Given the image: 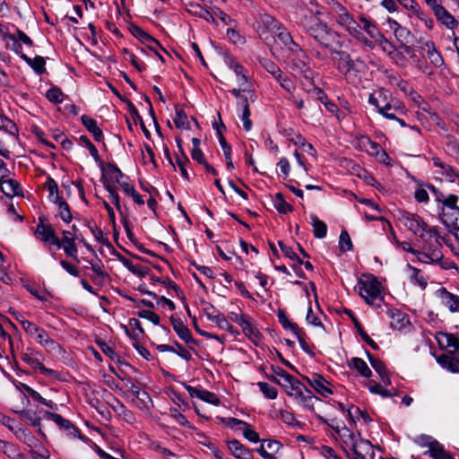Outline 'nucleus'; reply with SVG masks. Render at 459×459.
<instances>
[{
	"label": "nucleus",
	"mask_w": 459,
	"mask_h": 459,
	"mask_svg": "<svg viewBox=\"0 0 459 459\" xmlns=\"http://www.w3.org/2000/svg\"><path fill=\"white\" fill-rule=\"evenodd\" d=\"M367 70L368 66L363 60L359 58L351 59L342 74L349 83L356 84L360 82L362 74Z\"/></svg>",
	"instance_id": "6e6552de"
},
{
	"label": "nucleus",
	"mask_w": 459,
	"mask_h": 459,
	"mask_svg": "<svg viewBox=\"0 0 459 459\" xmlns=\"http://www.w3.org/2000/svg\"><path fill=\"white\" fill-rule=\"evenodd\" d=\"M339 247L341 251L346 252L352 249V242L349 233L346 230L341 232L339 238Z\"/></svg>",
	"instance_id": "13d9d810"
},
{
	"label": "nucleus",
	"mask_w": 459,
	"mask_h": 459,
	"mask_svg": "<svg viewBox=\"0 0 459 459\" xmlns=\"http://www.w3.org/2000/svg\"><path fill=\"white\" fill-rule=\"evenodd\" d=\"M302 378L322 396L327 397L329 394H333L331 388L327 386L329 383L323 376L313 373L311 376H302Z\"/></svg>",
	"instance_id": "9b49d317"
},
{
	"label": "nucleus",
	"mask_w": 459,
	"mask_h": 459,
	"mask_svg": "<svg viewBox=\"0 0 459 459\" xmlns=\"http://www.w3.org/2000/svg\"><path fill=\"white\" fill-rule=\"evenodd\" d=\"M332 54V60L336 66V69L343 74L344 71H346L347 66L351 60L352 59L351 55L345 51L338 50V48H335V51L331 52Z\"/></svg>",
	"instance_id": "6ab92c4d"
},
{
	"label": "nucleus",
	"mask_w": 459,
	"mask_h": 459,
	"mask_svg": "<svg viewBox=\"0 0 459 459\" xmlns=\"http://www.w3.org/2000/svg\"><path fill=\"white\" fill-rule=\"evenodd\" d=\"M170 322L173 325V329L186 344H195V340L192 337L190 330L185 325V324L176 319L173 316H170Z\"/></svg>",
	"instance_id": "dca6fc26"
},
{
	"label": "nucleus",
	"mask_w": 459,
	"mask_h": 459,
	"mask_svg": "<svg viewBox=\"0 0 459 459\" xmlns=\"http://www.w3.org/2000/svg\"><path fill=\"white\" fill-rule=\"evenodd\" d=\"M222 129L223 130L226 129V127H225L223 123H221L220 126L216 125V130H217V134H218V137H219V142H220V144H221V148L223 150L224 156H225V158L226 157H230L231 156V147L227 143L225 137L223 136Z\"/></svg>",
	"instance_id": "09e8293b"
},
{
	"label": "nucleus",
	"mask_w": 459,
	"mask_h": 459,
	"mask_svg": "<svg viewBox=\"0 0 459 459\" xmlns=\"http://www.w3.org/2000/svg\"><path fill=\"white\" fill-rule=\"evenodd\" d=\"M348 416L352 421L359 420V416L365 422L371 420L367 411H362L359 407L353 405L348 409Z\"/></svg>",
	"instance_id": "5fc2aeb1"
},
{
	"label": "nucleus",
	"mask_w": 459,
	"mask_h": 459,
	"mask_svg": "<svg viewBox=\"0 0 459 459\" xmlns=\"http://www.w3.org/2000/svg\"><path fill=\"white\" fill-rule=\"evenodd\" d=\"M56 204L58 205V215L62 221L66 223L71 222L73 220V214L71 212L69 204L62 198L59 199V201H57Z\"/></svg>",
	"instance_id": "c03bdc74"
},
{
	"label": "nucleus",
	"mask_w": 459,
	"mask_h": 459,
	"mask_svg": "<svg viewBox=\"0 0 459 459\" xmlns=\"http://www.w3.org/2000/svg\"><path fill=\"white\" fill-rule=\"evenodd\" d=\"M81 120L86 129L92 134L95 141L101 142L103 140V133L98 126L96 120L87 115H82Z\"/></svg>",
	"instance_id": "5701e85b"
},
{
	"label": "nucleus",
	"mask_w": 459,
	"mask_h": 459,
	"mask_svg": "<svg viewBox=\"0 0 459 459\" xmlns=\"http://www.w3.org/2000/svg\"><path fill=\"white\" fill-rule=\"evenodd\" d=\"M371 450V443L368 440H365L359 437L356 447L351 450L353 459H366V455Z\"/></svg>",
	"instance_id": "393cba45"
},
{
	"label": "nucleus",
	"mask_w": 459,
	"mask_h": 459,
	"mask_svg": "<svg viewBox=\"0 0 459 459\" xmlns=\"http://www.w3.org/2000/svg\"><path fill=\"white\" fill-rule=\"evenodd\" d=\"M22 359L34 369H39L40 373L50 376L54 371L47 368L38 359L31 357L28 353H22Z\"/></svg>",
	"instance_id": "bb28decb"
},
{
	"label": "nucleus",
	"mask_w": 459,
	"mask_h": 459,
	"mask_svg": "<svg viewBox=\"0 0 459 459\" xmlns=\"http://www.w3.org/2000/svg\"><path fill=\"white\" fill-rule=\"evenodd\" d=\"M206 13L212 18V22H215L216 19L221 21L225 25L235 24L236 21L231 19L230 15H228L225 12L221 10L220 8H215L212 12H206Z\"/></svg>",
	"instance_id": "79ce46f5"
},
{
	"label": "nucleus",
	"mask_w": 459,
	"mask_h": 459,
	"mask_svg": "<svg viewBox=\"0 0 459 459\" xmlns=\"http://www.w3.org/2000/svg\"><path fill=\"white\" fill-rule=\"evenodd\" d=\"M63 92L60 88L58 87H52L50 88L47 93L46 98L53 103H61L63 101Z\"/></svg>",
	"instance_id": "4d7b16f0"
},
{
	"label": "nucleus",
	"mask_w": 459,
	"mask_h": 459,
	"mask_svg": "<svg viewBox=\"0 0 459 459\" xmlns=\"http://www.w3.org/2000/svg\"><path fill=\"white\" fill-rule=\"evenodd\" d=\"M457 202L458 196L453 194L447 196L444 195L443 200L440 201V203L447 208V211L442 213V221L445 225L446 224V219L449 215L453 219L456 218L458 220L459 215H457V212H459V207L456 205Z\"/></svg>",
	"instance_id": "ddd939ff"
},
{
	"label": "nucleus",
	"mask_w": 459,
	"mask_h": 459,
	"mask_svg": "<svg viewBox=\"0 0 459 459\" xmlns=\"http://www.w3.org/2000/svg\"><path fill=\"white\" fill-rule=\"evenodd\" d=\"M390 29L394 30L395 38L400 43V48L404 50L405 53L411 52V45L414 44L415 38L413 34L405 27L401 26L396 21L388 19Z\"/></svg>",
	"instance_id": "423d86ee"
},
{
	"label": "nucleus",
	"mask_w": 459,
	"mask_h": 459,
	"mask_svg": "<svg viewBox=\"0 0 459 459\" xmlns=\"http://www.w3.org/2000/svg\"><path fill=\"white\" fill-rule=\"evenodd\" d=\"M21 58L23 59L35 71L37 74L40 75L46 72V61L44 57L37 56L34 58H30L27 55L22 54Z\"/></svg>",
	"instance_id": "b1692460"
},
{
	"label": "nucleus",
	"mask_w": 459,
	"mask_h": 459,
	"mask_svg": "<svg viewBox=\"0 0 459 459\" xmlns=\"http://www.w3.org/2000/svg\"><path fill=\"white\" fill-rule=\"evenodd\" d=\"M102 183L104 185V187L106 190L109 193V197L111 202L115 204L116 208L120 211V204H119V195L117 192V187L114 186L108 178H106L105 174L103 173V177L101 178Z\"/></svg>",
	"instance_id": "72a5a7b5"
},
{
	"label": "nucleus",
	"mask_w": 459,
	"mask_h": 459,
	"mask_svg": "<svg viewBox=\"0 0 459 459\" xmlns=\"http://www.w3.org/2000/svg\"><path fill=\"white\" fill-rule=\"evenodd\" d=\"M399 221L405 228L412 231L413 234L420 238H424L426 237V233L430 229L428 224L420 218V216L407 212L401 214Z\"/></svg>",
	"instance_id": "39448f33"
},
{
	"label": "nucleus",
	"mask_w": 459,
	"mask_h": 459,
	"mask_svg": "<svg viewBox=\"0 0 459 459\" xmlns=\"http://www.w3.org/2000/svg\"><path fill=\"white\" fill-rule=\"evenodd\" d=\"M304 387L303 384L298 378L293 377L289 385V388H290L292 392L287 391V393L289 395L295 396V398H297L298 396H301V394L303 393L302 388Z\"/></svg>",
	"instance_id": "bf43d9fd"
},
{
	"label": "nucleus",
	"mask_w": 459,
	"mask_h": 459,
	"mask_svg": "<svg viewBox=\"0 0 459 459\" xmlns=\"http://www.w3.org/2000/svg\"><path fill=\"white\" fill-rule=\"evenodd\" d=\"M174 123L177 128H189V122L186 112L183 108L176 107V117L174 118Z\"/></svg>",
	"instance_id": "8fccbe9b"
},
{
	"label": "nucleus",
	"mask_w": 459,
	"mask_h": 459,
	"mask_svg": "<svg viewBox=\"0 0 459 459\" xmlns=\"http://www.w3.org/2000/svg\"><path fill=\"white\" fill-rule=\"evenodd\" d=\"M336 22L339 25L343 27L345 30L355 39L363 43L365 46L372 48L374 47L371 40H369L363 32L361 31V27L359 24L353 19L351 14L347 10L338 17H336Z\"/></svg>",
	"instance_id": "7ed1b4c3"
},
{
	"label": "nucleus",
	"mask_w": 459,
	"mask_h": 459,
	"mask_svg": "<svg viewBox=\"0 0 459 459\" xmlns=\"http://www.w3.org/2000/svg\"><path fill=\"white\" fill-rule=\"evenodd\" d=\"M445 452L446 450L444 446L437 440L435 442H432L431 446L424 454L429 455V456H431L434 459L438 455H444Z\"/></svg>",
	"instance_id": "774afa93"
},
{
	"label": "nucleus",
	"mask_w": 459,
	"mask_h": 459,
	"mask_svg": "<svg viewBox=\"0 0 459 459\" xmlns=\"http://www.w3.org/2000/svg\"><path fill=\"white\" fill-rule=\"evenodd\" d=\"M0 191L3 192L6 196L12 197L13 195H19L21 192L19 183L14 179H4V185L0 187Z\"/></svg>",
	"instance_id": "7c9ffc66"
},
{
	"label": "nucleus",
	"mask_w": 459,
	"mask_h": 459,
	"mask_svg": "<svg viewBox=\"0 0 459 459\" xmlns=\"http://www.w3.org/2000/svg\"><path fill=\"white\" fill-rule=\"evenodd\" d=\"M305 393L301 394V396H298L296 399L299 400V403L307 409L313 411L314 410V402L318 401L319 399L313 394V393L304 387Z\"/></svg>",
	"instance_id": "ea45409f"
},
{
	"label": "nucleus",
	"mask_w": 459,
	"mask_h": 459,
	"mask_svg": "<svg viewBox=\"0 0 459 459\" xmlns=\"http://www.w3.org/2000/svg\"><path fill=\"white\" fill-rule=\"evenodd\" d=\"M228 447L238 459H253L252 452L237 439L229 441Z\"/></svg>",
	"instance_id": "a211bd4d"
},
{
	"label": "nucleus",
	"mask_w": 459,
	"mask_h": 459,
	"mask_svg": "<svg viewBox=\"0 0 459 459\" xmlns=\"http://www.w3.org/2000/svg\"><path fill=\"white\" fill-rule=\"evenodd\" d=\"M121 262L123 264L134 274L138 275L140 277H144L147 273L148 269L143 268V266L139 264H134L130 260L126 258H121Z\"/></svg>",
	"instance_id": "603ef678"
},
{
	"label": "nucleus",
	"mask_w": 459,
	"mask_h": 459,
	"mask_svg": "<svg viewBox=\"0 0 459 459\" xmlns=\"http://www.w3.org/2000/svg\"><path fill=\"white\" fill-rule=\"evenodd\" d=\"M351 368L356 369L362 377H369L372 375L371 369L367 363L360 358L354 357L349 362Z\"/></svg>",
	"instance_id": "c85d7f7f"
},
{
	"label": "nucleus",
	"mask_w": 459,
	"mask_h": 459,
	"mask_svg": "<svg viewBox=\"0 0 459 459\" xmlns=\"http://www.w3.org/2000/svg\"><path fill=\"white\" fill-rule=\"evenodd\" d=\"M316 418L323 423L327 424L329 427H331L335 431V433H337L340 436L345 447L349 448L351 451L356 447L359 437H357V436L353 432H351L348 428H346L344 425L342 428H340L337 425H334V420H332L331 422H329L326 419L323 418L320 415H316Z\"/></svg>",
	"instance_id": "0eeeda50"
},
{
	"label": "nucleus",
	"mask_w": 459,
	"mask_h": 459,
	"mask_svg": "<svg viewBox=\"0 0 459 459\" xmlns=\"http://www.w3.org/2000/svg\"><path fill=\"white\" fill-rule=\"evenodd\" d=\"M46 417L53 420L61 429L67 431V434L71 437H81L80 430L68 420L63 418L60 414L46 411Z\"/></svg>",
	"instance_id": "f8f14e48"
},
{
	"label": "nucleus",
	"mask_w": 459,
	"mask_h": 459,
	"mask_svg": "<svg viewBox=\"0 0 459 459\" xmlns=\"http://www.w3.org/2000/svg\"><path fill=\"white\" fill-rule=\"evenodd\" d=\"M277 316L280 324L285 328L290 329V331H296L298 325L295 323H291L289 321L285 312L281 309H279L277 312Z\"/></svg>",
	"instance_id": "338daca9"
},
{
	"label": "nucleus",
	"mask_w": 459,
	"mask_h": 459,
	"mask_svg": "<svg viewBox=\"0 0 459 459\" xmlns=\"http://www.w3.org/2000/svg\"><path fill=\"white\" fill-rule=\"evenodd\" d=\"M387 315L390 317V326L393 329L401 330L409 324L408 316L396 308H391L387 310Z\"/></svg>",
	"instance_id": "f3484780"
},
{
	"label": "nucleus",
	"mask_w": 459,
	"mask_h": 459,
	"mask_svg": "<svg viewBox=\"0 0 459 459\" xmlns=\"http://www.w3.org/2000/svg\"><path fill=\"white\" fill-rule=\"evenodd\" d=\"M120 186L126 195L131 196L134 202L137 204L143 205L144 201L143 196L135 190L134 186L127 182L120 183Z\"/></svg>",
	"instance_id": "a19ab883"
},
{
	"label": "nucleus",
	"mask_w": 459,
	"mask_h": 459,
	"mask_svg": "<svg viewBox=\"0 0 459 459\" xmlns=\"http://www.w3.org/2000/svg\"><path fill=\"white\" fill-rule=\"evenodd\" d=\"M425 47L427 48V54L430 62L436 66H441L444 61L441 55L437 51L434 43L428 41L425 43Z\"/></svg>",
	"instance_id": "c9c22d12"
},
{
	"label": "nucleus",
	"mask_w": 459,
	"mask_h": 459,
	"mask_svg": "<svg viewBox=\"0 0 459 459\" xmlns=\"http://www.w3.org/2000/svg\"><path fill=\"white\" fill-rule=\"evenodd\" d=\"M236 323L242 328L243 333L255 345H260L263 336L247 315L241 314L240 316H237Z\"/></svg>",
	"instance_id": "1a4fd4ad"
},
{
	"label": "nucleus",
	"mask_w": 459,
	"mask_h": 459,
	"mask_svg": "<svg viewBox=\"0 0 459 459\" xmlns=\"http://www.w3.org/2000/svg\"><path fill=\"white\" fill-rule=\"evenodd\" d=\"M273 205L275 209L282 214L290 212L293 207L285 202L281 193H277L273 198Z\"/></svg>",
	"instance_id": "a18cd8bd"
},
{
	"label": "nucleus",
	"mask_w": 459,
	"mask_h": 459,
	"mask_svg": "<svg viewBox=\"0 0 459 459\" xmlns=\"http://www.w3.org/2000/svg\"><path fill=\"white\" fill-rule=\"evenodd\" d=\"M438 296L441 299L443 304L448 307L451 312H456L459 308V297L449 292L445 288H441L437 290Z\"/></svg>",
	"instance_id": "412c9836"
},
{
	"label": "nucleus",
	"mask_w": 459,
	"mask_h": 459,
	"mask_svg": "<svg viewBox=\"0 0 459 459\" xmlns=\"http://www.w3.org/2000/svg\"><path fill=\"white\" fill-rule=\"evenodd\" d=\"M278 246L280 247L281 250L284 254L285 256L291 260L298 261L299 264H302V260L299 257V255L294 252L292 247L287 246L284 244L283 241L280 240L278 241Z\"/></svg>",
	"instance_id": "e2e57ef3"
},
{
	"label": "nucleus",
	"mask_w": 459,
	"mask_h": 459,
	"mask_svg": "<svg viewBox=\"0 0 459 459\" xmlns=\"http://www.w3.org/2000/svg\"><path fill=\"white\" fill-rule=\"evenodd\" d=\"M258 386L261 390V392L269 399H275L277 397V390L273 385L265 383V382H259Z\"/></svg>",
	"instance_id": "0e129e2a"
},
{
	"label": "nucleus",
	"mask_w": 459,
	"mask_h": 459,
	"mask_svg": "<svg viewBox=\"0 0 459 459\" xmlns=\"http://www.w3.org/2000/svg\"><path fill=\"white\" fill-rule=\"evenodd\" d=\"M35 335L37 342L40 345L51 350L60 348L59 344L56 343L53 339H51L44 329L39 328Z\"/></svg>",
	"instance_id": "c756f323"
},
{
	"label": "nucleus",
	"mask_w": 459,
	"mask_h": 459,
	"mask_svg": "<svg viewBox=\"0 0 459 459\" xmlns=\"http://www.w3.org/2000/svg\"><path fill=\"white\" fill-rule=\"evenodd\" d=\"M432 12L434 13L437 20L442 24L446 25L449 29H453L457 26L458 22L455 17L448 13L441 4H435Z\"/></svg>",
	"instance_id": "2eb2a0df"
},
{
	"label": "nucleus",
	"mask_w": 459,
	"mask_h": 459,
	"mask_svg": "<svg viewBox=\"0 0 459 459\" xmlns=\"http://www.w3.org/2000/svg\"><path fill=\"white\" fill-rule=\"evenodd\" d=\"M281 86L288 92H293L295 91V85L291 79L283 74L281 72L280 75L275 78Z\"/></svg>",
	"instance_id": "052dcab7"
},
{
	"label": "nucleus",
	"mask_w": 459,
	"mask_h": 459,
	"mask_svg": "<svg viewBox=\"0 0 459 459\" xmlns=\"http://www.w3.org/2000/svg\"><path fill=\"white\" fill-rule=\"evenodd\" d=\"M45 188L48 191V198L51 202L56 203L62 198L59 196L57 184L52 178H48L45 183Z\"/></svg>",
	"instance_id": "49530a36"
},
{
	"label": "nucleus",
	"mask_w": 459,
	"mask_h": 459,
	"mask_svg": "<svg viewBox=\"0 0 459 459\" xmlns=\"http://www.w3.org/2000/svg\"><path fill=\"white\" fill-rule=\"evenodd\" d=\"M97 343H98L100 349L101 350V351L105 355L109 357L113 361H117V362L120 361V356H118L116 353V351L110 346H108L105 342L98 341Z\"/></svg>",
	"instance_id": "680f3d73"
},
{
	"label": "nucleus",
	"mask_w": 459,
	"mask_h": 459,
	"mask_svg": "<svg viewBox=\"0 0 459 459\" xmlns=\"http://www.w3.org/2000/svg\"><path fill=\"white\" fill-rule=\"evenodd\" d=\"M432 161L435 167L441 168L444 170L443 174L446 175L450 182H454L455 178H459V174L450 165L442 162L440 159L434 157Z\"/></svg>",
	"instance_id": "e433bc0d"
},
{
	"label": "nucleus",
	"mask_w": 459,
	"mask_h": 459,
	"mask_svg": "<svg viewBox=\"0 0 459 459\" xmlns=\"http://www.w3.org/2000/svg\"><path fill=\"white\" fill-rule=\"evenodd\" d=\"M217 325V326L222 330H225L230 333H233V326L228 322L225 316L221 313L217 312L214 316L212 317L210 320Z\"/></svg>",
	"instance_id": "3c124183"
},
{
	"label": "nucleus",
	"mask_w": 459,
	"mask_h": 459,
	"mask_svg": "<svg viewBox=\"0 0 459 459\" xmlns=\"http://www.w3.org/2000/svg\"><path fill=\"white\" fill-rule=\"evenodd\" d=\"M344 313L350 316L351 319L356 330L360 335L361 339L368 344L373 350H378V345L369 337V335L364 331L362 325L359 322L358 318L355 316L353 312L351 309H344Z\"/></svg>",
	"instance_id": "aec40b11"
},
{
	"label": "nucleus",
	"mask_w": 459,
	"mask_h": 459,
	"mask_svg": "<svg viewBox=\"0 0 459 459\" xmlns=\"http://www.w3.org/2000/svg\"><path fill=\"white\" fill-rule=\"evenodd\" d=\"M367 356L369 359V362L372 366V368L376 370V372L379 375L381 380L384 382L385 385L390 384V378L388 376V372L385 368V366L383 361L380 359L373 357L369 351H366Z\"/></svg>",
	"instance_id": "4be33fe9"
},
{
	"label": "nucleus",
	"mask_w": 459,
	"mask_h": 459,
	"mask_svg": "<svg viewBox=\"0 0 459 459\" xmlns=\"http://www.w3.org/2000/svg\"><path fill=\"white\" fill-rule=\"evenodd\" d=\"M301 24L306 33L320 48L328 49L330 52L341 48L340 34L322 22L317 13L309 12L305 14Z\"/></svg>",
	"instance_id": "f257e3e1"
},
{
	"label": "nucleus",
	"mask_w": 459,
	"mask_h": 459,
	"mask_svg": "<svg viewBox=\"0 0 459 459\" xmlns=\"http://www.w3.org/2000/svg\"><path fill=\"white\" fill-rule=\"evenodd\" d=\"M359 21L363 24V30L372 38L375 39H384V36L380 33L377 26L368 19H367L365 16L360 15Z\"/></svg>",
	"instance_id": "473e14b6"
},
{
	"label": "nucleus",
	"mask_w": 459,
	"mask_h": 459,
	"mask_svg": "<svg viewBox=\"0 0 459 459\" xmlns=\"http://www.w3.org/2000/svg\"><path fill=\"white\" fill-rule=\"evenodd\" d=\"M125 385L129 388L132 394L141 402L145 403V401L150 398L148 393L141 390L131 378L126 379Z\"/></svg>",
	"instance_id": "4c0bfd02"
},
{
	"label": "nucleus",
	"mask_w": 459,
	"mask_h": 459,
	"mask_svg": "<svg viewBox=\"0 0 459 459\" xmlns=\"http://www.w3.org/2000/svg\"><path fill=\"white\" fill-rule=\"evenodd\" d=\"M290 69L295 76L305 78L307 80H311L313 78V72L309 65L305 60L299 56L292 59Z\"/></svg>",
	"instance_id": "4468645a"
},
{
	"label": "nucleus",
	"mask_w": 459,
	"mask_h": 459,
	"mask_svg": "<svg viewBox=\"0 0 459 459\" xmlns=\"http://www.w3.org/2000/svg\"><path fill=\"white\" fill-rule=\"evenodd\" d=\"M129 30L135 38L139 39L143 43H153L159 47L160 44L158 40L153 39L151 35L145 32L143 29L135 24H130Z\"/></svg>",
	"instance_id": "a878e982"
},
{
	"label": "nucleus",
	"mask_w": 459,
	"mask_h": 459,
	"mask_svg": "<svg viewBox=\"0 0 459 459\" xmlns=\"http://www.w3.org/2000/svg\"><path fill=\"white\" fill-rule=\"evenodd\" d=\"M422 239L421 249L419 250L418 261L427 264H437L443 269L453 267L450 260H443L442 245L437 239L435 229H429Z\"/></svg>",
	"instance_id": "f03ea898"
},
{
	"label": "nucleus",
	"mask_w": 459,
	"mask_h": 459,
	"mask_svg": "<svg viewBox=\"0 0 459 459\" xmlns=\"http://www.w3.org/2000/svg\"><path fill=\"white\" fill-rule=\"evenodd\" d=\"M125 330H126V334H127L131 339H133V340L134 341V342H133V346L136 349V351L139 352V354H140L143 358H144V359H146L147 360H149V359H150V357H151V353L149 352V351H148L146 348H144L143 346H142L141 344H139V343L137 342V340H138V334H137L136 333H132L126 326H125Z\"/></svg>",
	"instance_id": "de8ad7c7"
},
{
	"label": "nucleus",
	"mask_w": 459,
	"mask_h": 459,
	"mask_svg": "<svg viewBox=\"0 0 459 459\" xmlns=\"http://www.w3.org/2000/svg\"><path fill=\"white\" fill-rule=\"evenodd\" d=\"M387 100V94L386 91L384 90L378 91L377 93H372L369 95L368 102L377 108V111L379 112V108H382V104H380V100L385 101Z\"/></svg>",
	"instance_id": "864d4df0"
},
{
	"label": "nucleus",
	"mask_w": 459,
	"mask_h": 459,
	"mask_svg": "<svg viewBox=\"0 0 459 459\" xmlns=\"http://www.w3.org/2000/svg\"><path fill=\"white\" fill-rule=\"evenodd\" d=\"M359 293L370 306L381 297V284L377 277L369 275L358 282Z\"/></svg>",
	"instance_id": "20e7f679"
},
{
	"label": "nucleus",
	"mask_w": 459,
	"mask_h": 459,
	"mask_svg": "<svg viewBox=\"0 0 459 459\" xmlns=\"http://www.w3.org/2000/svg\"><path fill=\"white\" fill-rule=\"evenodd\" d=\"M80 140L85 143L87 149L89 150L91 155L95 160L96 162L100 164V167L103 166L102 160L99 155V152L97 148L91 143V142L89 140V138L86 135H82L80 137Z\"/></svg>",
	"instance_id": "6e6d98bb"
},
{
	"label": "nucleus",
	"mask_w": 459,
	"mask_h": 459,
	"mask_svg": "<svg viewBox=\"0 0 459 459\" xmlns=\"http://www.w3.org/2000/svg\"><path fill=\"white\" fill-rule=\"evenodd\" d=\"M277 36H278V39L282 42V44L285 45L286 47H288L290 51H292L293 53H296V52L302 53V49L299 48V46L296 42H294L290 32H288L286 30H281L277 34Z\"/></svg>",
	"instance_id": "f704fd0d"
},
{
	"label": "nucleus",
	"mask_w": 459,
	"mask_h": 459,
	"mask_svg": "<svg viewBox=\"0 0 459 459\" xmlns=\"http://www.w3.org/2000/svg\"><path fill=\"white\" fill-rule=\"evenodd\" d=\"M310 218L313 226L314 236L317 238H325L327 233L326 224L323 221H320L315 214H311Z\"/></svg>",
	"instance_id": "2f4dec72"
},
{
	"label": "nucleus",
	"mask_w": 459,
	"mask_h": 459,
	"mask_svg": "<svg viewBox=\"0 0 459 459\" xmlns=\"http://www.w3.org/2000/svg\"><path fill=\"white\" fill-rule=\"evenodd\" d=\"M103 173L105 174L107 178L108 176L110 180H114L115 182L118 183L119 185H120V183L123 182V181H121V178L124 177V174L119 169V168L113 163H108L107 165L106 170H104L102 169V174Z\"/></svg>",
	"instance_id": "58836bf2"
},
{
	"label": "nucleus",
	"mask_w": 459,
	"mask_h": 459,
	"mask_svg": "<svg viewBox=\"0 0 459 459\" xmlns=\"http://www.w3.org/2000/svg\"><path fill=\"white\" fill-rule=\"evenodd\" d=\"M0 451L6 455L10 458L19 459L22 457V455L19 453L18 448L15 445L5 442L0 439Z\"/></svg>",
	"instance_id": "37998d69"
},
{
	"label": "nucleus",
	"mask_w": 459,
	"mask_h": 459,
	"mask_svg": "<svg viewBox=\"0 0 459 459\" xmlns=\"http://www.w3.org/2000/svg\"><path fill=\"white\" fill-rule=\"evenodd\" d=\"M45 221V218H39L35 235L43 242H49L54 246H59V238L56 237L54 227Z\"/></svg>",
	"instance_id": "9d476101"
},
{
	"label": "nucleus",
	"mask_w": 459,
	"mask_h": 459,
	"mask_svg": "<svg viewBox=\"0 0 459 459\" xmlns=\"http://www.w3.org/2000/svg\"><path fill=\"white\" fill-rule=\"evenodd\" d=\"M242 429L243 436L245 437V438L253 443H257L259 441L258 433L255 430H254L248 423L245 422V425L242 426Z\"/></svg>",
	"instance_id": "69168bd1"
},
{
	"label": "nucleus",
	"mask_w": 459,
	"mask_h": 459,
	"mask_svg": "<svg viewBox=\"0 0 459 459\" xmlns=\"http://www.w3.org/2000/svg\"><path fill=\"white\" fill-rule=\"evenodd\" d=\"M437 361L444 368H446L452 373H458L459 367L456 366V361H455L453 355L448 351L446 354H441L437 358Z\"/></svg>",
	"instance_id": "cd10ccee"
}]
</instances>
